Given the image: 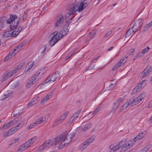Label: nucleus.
Masks as SVG:
<instances>
[{"label":"nucleus","instance_id":"56","mask_svg":"<svg viewBox=\"0 0 152 152\" xmlns=\"http://www.w3.org/2000/svg\"><path fill=\"white\" fill-rule=\"evenodd\" d=\"M29 142H30V141H27L24 144L28 148L30 146V144H29Z\"/></svg>","mask_w":152,"mask_h":152},{"label":"nucleus","instance_id":"37","mask_svg":"<svg viewBox=\"0 0 152 152\" xmlns=\"http://www.w3.org/2000/svg\"><path fill=\"white\" fill-rule=\"evenodd\" d=\"M141 84H139L134 89V93H136L137 92L139 91L142 88L141 86Z\"/></svg>","mask_w":152,"mask_h":152},{"label":"nucleus","instance_id":"27","mask_svg":"<svg viewBox=\"0 0 152 152\" xmlns=\"http://www.w3.org/2000/svg\"><path fill=\"white\" fill-rule=\"evenodd\" d=\"M53 95L52 93H50L47 94L44 97L43 99L42 100V102L44 103L46 102L48 100L52 97Z\"/></svg>","mask_w":152,"mask_h":152},{"label":"nucleus","instance_id":"40","mask_svg":"<svg viewBox=\"0 0 152 152\" xmlns=\"http://www.w3.org/2000/svg\"><path fill=\"white\" fill-rule=\"evenodd\" d=\"M10 127L9 125V124L7 123L5 124L1 128V129L4 130Z\"/></svg>","mask_w":152,"mask_h":152},{"label":"nucleus","instance_id":"47","mask_svg":"<svg viewBox=\"0 0 152 152\" xmlns=\"http://www.w3.org/2000/svg\"><path fill=\"white\" fill-rule=\"evenodd\" d=\"M36 124H36V122H35V123H33V124H31L30 126H28V129H31L32 128H33V127H34L35 126Z\"/></svg>","mask_w":152,"mask_h":152},{"label":"nucleus","instance_id":"13","mask_svg":"<svg viewBox=\"0 0 152 152\" xmlns=\"http://www.w3.org/2000/svg\"><path fill=\"white\" fill-rule=\"evenodd\" d=\"M18 129L19 128H12V129L5 132L3 134V137L4 138H6L14 134Z\"/></svg>","mask_w":152,"mask_h":152},{"label":"nucleus","instance_id":"63","mask_svg":"<svg viewBox=\"0 0 152 152\" xmlns=\"http://www.w3.org/2000/svg\"><path fill=\"white\" fill-rule=\"evenodd\" d=\"M28 141H30V142H29V144H30V146L32 144V143L31 142V141L29 140Z\"/></svg>","mask_w":152,"mask_h":152},{"label":"nucleus","instance_id":"17","mask_svg":"<svg viewBox=\"0 0 152 152\" xmlns=\"http://www.w3.org/2000/svg\"><path fill=\"white\" fill-rule=\"evenodd\" d=\"M126 61V58H122L120 61L116 64L113 67V69H115L118 68L120 66L123 65Z\"/></svg>","mask_w":152,"mask_h":152},{"label":"nucleus","instance_id":"24","mask_svg":"<svg viewBox=\"0 0 152 152\" xmlns=\"http://www.w3.org/2000/svg\"><path fill=\"white\" fill-rule=\"evenodd\" d=\"M48 68L47 67H44L41 69L40 71L37 72V74L35 75L37 77L38 79L39 78V76H40L41 75L44 74L47 71Z\"/></svg>","mask_w":152,"mask_h":152},{"label":"nucleus","instance_id":"43","mask_svg":"<svg viewBox=\"0 0 152 152\" xmlns=\"http://www.w3.org/2000/svg\"><path fill=\"white\" fill-rule=\"evenodd\" d=\"M46 49V46H43L41 48L39 51L40 52L43 53L45 50Z\"/></svg>","mask_w":152,"mask_h":152},{"label":"nucleus","instance_id":"1","mask_svg":"<svg viewBox=\"0 0 152 152\" xmlns=\"http://www.w3.org/2000/svg\"><path fill=\"white\" fill-rule=\"evenodd\" d=\"M134 142L133 140H131L126 143L125 140H122L117 145H111L110 147V151L109 152H115L120 148H121V152H125L133 145Z\"/></svg>","mask_w":152,"mask_h":152},{"label":"nucleus","instance_id":"15","mask_svg":"<svg viewBox=\"0 0 152 152\" xmlns=\"http://www.w3.org/2000/svg\"><path fill=\"white\" fill-rule=\"evenodd\" d=\"M38 78L35 76L34 77V79L29 80L26 85V87L27 88L31 87L38 80Z\"/></svg>","mask_w":152,"mask_h":152},{"label":"nucleus","instance_id":"62","mask_svg":"<svg viewBox=\"0 0 152 152\" xmlns=\"http://www.w3.org/2000/svg\"><path fill=\"white\" fill-rule=\"evenodd\" d=\"M114 47L113 46H112L110 48H109L108 49V50L109 51H110V50H111Z\"/></svg>","mask_w":152,"mask_h":152},{"label":"nucleus","instance_id":"55","mask_svg":"<svg viewBox=\"0 0 152 152\" xmlns=\"http://www.w3.org/2000/svg\"><path fill=\"white\" fill-rule=\"evenodd\" d=\"M135 50L134 49H131L128 52V54L129 55L132 54L134 52Z\"/></svg>","mask_w":152,"mask_h":152},{"label":"nucleus","instance_id":"10","mask_svg":"<svg viewBox=\"0 0 152 152\" xmlns=\"http://www.w3.org/2000/svg\"><path fill=\"white\" fill-rule=\"evenodd\" d=\"M60 72H56L53 73L50 76L47 80L46 83L50 82L53 83L58 78L60 77Z\"/></svg>","mask_w":152,"mask_h":152},{"label":"nucleus","instance_id":"44","mask_svg":"<svg viewBox=\"0 0 152 152\" xmlns=\"http://www.w3.org/2000/svg\"><path fill=\"white\" fill-rule=\"evenodd\" d=\"M28 147L25 145V144H23L21 146L20 148V150H24L27 149Z\"/></svg>","mask_w":152,"mask_h":152},{"label":"nucleus","instance_id":"28","mask_svg":"<svg viewBox=\"0 0 152 152\" xmlns=\"http://www.w3.org/2000/svg\"><path fill=\"white\" fill-rule=\"evenodd\" d=\"M143 23V20L142 19H139L133 24V26H138L140 28Z\"/></svg>","mask_w":152,"mask_h":152},{"label":"nucleus","instance_id":"42","mask_svg":"<svg viewBox=\"0 0 152 152\" xmlns=\"http://www.w3.org/2000/svg\"><path fill=\"white\" fill-rule=\"evenodd\" d=\"M27 122V120L26 119H23L20 123V126H23Z\"/></svg>","mask_w":152,"mask_h":152},{"label":"nucleus","instance_id":"7","mask_svg":"<svg viewBox=\"0 0 152 152\" xmlns=\"http://www.w3.org/2000/svg\"><path fill=\"white\" fill-rule=\"evenodd\" d=\"M25 64V63L24 62H22L18 65L12 70L5 72L4 75L3 77V81H4L8 79L13 75L15 74Z\"/></svg>","mask_w":152,"mask_h":152},{"label":"nucleus","instance_id":"58","mask_svg":"<svg viewBox=\"0 0 152 152\" xmlns=\"http://www.w3.org/2000/svg\"><path fill=\"white\" fill-rule=\"evenodd\" d=\"M19 140V138H17L13 140V142L14 143H16L17 142H18Z\"/></svg>","mask_w":152,"mask_h":152},{"label":"nucleus","instance_id":"5","mask_svg":"<svg viewBox=\"0 0 152 152\" xmlns=\"http://www.w3.org/2000/svg\"><path fill=\"white\" fill-rule=\"evenodd\" d=\"M87 1L86 0L78 2L77 4L73 5L69 10V15H71L76 12H81L87 6Z\"/></svg>","mask_w":152,"mask_h":152},{"label":"nucleus","instance_id":"26","mask_svg":"<svg viewBox=\"0 0 152 152\" xmlns=\"http://www.w3.org/2000/svg\"><path fill=\"white\" fill-rule=\"evenodd\" d=\"M22 30V28L21 27L15 29L13 31H11L12 36L11 37H16L20 33V32Z\"/></svg>","mask_w":152,"mask_h":152},{"label":"nucleus","instance_id":"35","mask_svg":"<svg viewBox=\"0 0 152 152\" xmlns=\"http://www.w3.org/2000/svg\"><path fill=\"white\" fill-rule=\"evenodd\" d=\"M152 26V20L148 24H147L144 28L143 31H145L148 30V29Z\"/></svg>","mask_w":152,"mask_h":152},{"label":"nucleus","instance_id":"16","mask_svg":"<svg viewBox=\"0 0 152 152\" xmlns=\"http://www.w3.org/2000/svg\"><path fill=\"white\" fill-rule=\"evenodd\" d=\"M80 111L79 110L76 112L69 120L68 122L69 124H71L74 122L76 119L78 117Z\"/></svg>","mask_w":152,"mask_h":152},{"label":"nucleus","instance_id":"23","mask_svg":"<svg viewBox=\"0 0 152 152\" xmlns=\"http://www.w3.org/2000/svg\"><path fill=\"white\" fill-rule=\"evenodd\" d=\"M146 134V132L145 131H143L137 135L133 139L134 142H136L140 139H142L145 135Z\"/></svg>","mask_w":152,"mask_h":152},{"label":"nucleus","instance_id":"49","mask_svg":"<svg viewBox=\"0 0 152 152\" xmlns=\"http://www.w3.org/2000/svg\"><path fill=\"white\" fill-rule=\"evenodd\" d=\"M4 26V23L0 20V30L2 29Z\"/></svg>","mask_w":152,"mask_h":152},{"label":"nucleus","instance_id":"31","mask_svg":"<svg viewBox=\"0 0 152 152\" xmlns=\"http://www.w3.org/2000/svg\"><path fill=\"white\" fill-rule=\"evenodd\" d=\"M34 65V61H31L28 63L26 66L25 70L26 72H27Z\"/></svg>","mask_w":152,"mask_h":152},{"label":"nucleus","instance_id":"64","mask_svg":"<svg viewBox=\"0 0 152 152\" xmlns=\"http://www.w3.org/2000/svg\"><path fill=\"white\" fill-rule=\"evenodd\" d=\"M14 115H17V111H15L14 113Z\"/></svg>","mask_w":152,"mask_h":152},{"label":"nucleus","instance_id":"45","mask_svg":"<svg viewBox=\"0 0 152 152\" xmlns=\"http://www.w3.org/2000/svg\"><path fill=\"white\" fill-rule=\"evenodd\" d=\"M73 53L71 52L70 53L67 55V57L66 58V60H68L73 55Z\"/></svg>","mask_w":152,"mask_h":152},{"label":"nucleus","instance_id":"20","mask_svg":"<svg viewBox=\"0 0 152 152\" xmlns=\"http://www.w3.org/2000/svg\"><path fill=\"white\" fill-rule=\"evenodd\" d=\"M68 115V113L66 112L63 114L55 122L57 124L61 123L66 118Z\"/></svg>","mask_w":152,"mask_h":152},{"label":"nucleus","instance_id":"21","mask_svg":"<svg viewBox=\"0 0 152 152\" xmlns=\"http://www.w3.org/2000/svg\"><path fill=\"white\" fill-rule=\"evenodd\" d=\"M151 71V67L150 66L147 67L141 74V77L143 78L146 76Z\"/></svg>","mask_w":152,"mask_h":152},{"label":"nucleus","instance_id":"52","mask_svg":"<svg viewBox=\"0 0 152 152\" xmlns=\"http://www.w3.org/2000/svg\"><path fill=\"white\" fill-rule=\"evenodd\" d=\"M115 86V84L111 83L109 86V87L110 89H112Z\"/></svg>","mask_w":152,"mask_h":152},{"label":"nucleus","instance_id":"29","mask_svg":"<svg viewBox=\"0 0 152 152\" xmlns=\"http://www.w3.org/2000/svg\"><path fill=\"white\" fill-rule=\"evenodd\" d=\"M20 119L19 118H15L12 120H11L7 123L9 125L10 127L12 126L13 125L16 124L17 122H18Z\"/></svg>","mask_w":152,"mask_h":152},{"label":"nucleus","instance_id":"30","mask_svg":"<svg viewBox=\"0 0 152 152\" xmlns=\"http://www.w3.org/2000/svg\"><path fill=\"white\" fill-rule=\"evenodd\" d=\"M89 145L90 144L88 143V142L86 140L80 145L79 147L80 149L82 150H83Z\"/></svg>","mask_w":152,"mask_h":152},{"label":"nucleus","instance_id":"48","mask_svg":"<svg viewBox=\"0 0 152 152\" xmlns=\"http://www.w3.org/2000/svg\"><path fill=\"white\" fill-rule=\"evenodd\" d=\"M149 148V147L148 146L146 147L145 148H144L142 151L141 152H146Z\"/></svg>","mask_w":152,"mask_h":152},{"label":"nucleus","instance_id":"12","mask_svg":"<svg viewBox=\"0 0 152 152\" xmlns=\"http://www.w3.org/2000/svg\"><path fill=\"white\" fill-rule=\"evenodd\" d=\"M64 18L62 15L57 17L56 20L55 26L56 27H59L61 26L64 22Z\"/></svg>","mask_w":152,"mask_h":152},{"label":"nucleus","instance_id":"11","mask_svg":"<svg viewBox=\"0 0 152 152\" xmlns=\"http://www.w3.org/2000/svg\"><path fill=\"white\" fill-rule=\"evenodd\" d=\"M150 49L149 46L142 50L137 54L136 56V58H138L142 57L144 55L147 53Z\"/></svg>","mask_w":152,"mask_h":152},{"label":"nucleus","instance_id":"57","mask_svg":"<svg viewBox=\"0 0 152 152\" xmlns=\"http://www.w3.org/2000/svg\"><path fill=\"white\" fill-rule=\"evenodd\" d=\"M99 57V56H98L96 58H94L93 60L92 61L94 62H95V61H96Z\"/></svg>","mask_w":152,"mask_h":152},{"label":"nucleus","instance_id":"59","mask_svg":"<svg viewBox=\"0 0 152 152\" xmlns=\"http://www.w3.org/2000/svg\"><path fill=\"white\" fill-rule=\"evenodd\" d=\"M148 108H151L152 107V102H151L148 106Z\"/></svg>","mask_w":152,"mask_h":152},{"label":"nucleus","instance_id":"14","mask_svg":"<svg viewBox=\"0 0 152 152\" xmlns=\"http://www.w3.org/2000/svg\"><path fill=\"white\" fill-rule=\"evenodd\" d=\"M50 117V115H48L41 117L35 121L36 124H38L46 122Z\"/></svg>","mask_w":152,"mask_h":152},{"label":"nucleus","instance_id":"4","mask_svg":"<svg viewBox=\"0 0 152 152\" xmlns=\"http://www.w3.org/2000/svg\"><path fill=\"white\" fill-rule=\"evenodd\" d=\"M67 26H66L65 28H63V33H58V31H56L53 32L50 35L51 39L50 40V43L51 46H53L59 39H60L64 36H65L69 31V29L67 28H66Z\"/></svg>","mask_w":152,"mask_h":152},{"label":"nucleus","instance_id":"50","mask_svg":"<svg viewBox=\"0 0 152 152\" xmlns=\"http://www.w3.org/2000/svg\"><path fill=\"white\" fill-rule=\"evenodd\" d=\"M123 99L121 98H119L117 99L116 101V102L118 104H120L123 101Z\"/></svg>","mask_w":152,"mask_h":152},{"label":"nucleus","instance_id":"33","mask_svg":"<svg viewBox=\"0 0 152 152\" xmlns=\"http://www.w3.org/2000/svg\"><path fill=\"white\" fill-rule=\"evenodd\" d=\"M135 34L134 31L132 30V28H131L126 32L125 34V37H128L131 35H133Z\"/></svg>","mask_w":152,"mask_h":152},{"label":"nucleus","instance_id":"36","mask_svg":"<svg viewBox=\"0 0 152 152\" xmlns=\"http://www.w3.org/2000/svg\"><path fill=\"white\" fill-rule=\"evenodd\" d=\"M115 106L113 108L110 112V113H114L118 108L119 105H116V103L114 104Z\"/></svg>","mask_w":152,"mask_h":152},{"label":"nucleus","instance_id":"22","mask_svg":"<svg viewBox=\"0 0 152 152\" xmlns=\"http://www.w3.org/2000/svg\"><path fill=\"white\" fill-rule=\"evenodd\" d=\"M40 100L39 97H35L28 104V107H30L37 104Z\"/></svg>","mask_w":152,"mask_h":152},{"label":"nucleus","instance_id":"34","mask_svg":"<svg viewBox=\"0 0 152 152\" xmlns=\"http://www.w3.org/2000/svg\"><path fill=\"white\" fill-rule=\"evenodd\" d=\"M112 32L111 31H110L107 33L104 36L103 38L105 39H108L112 34Z\"/></svg>","mask_w":152,"mask_h":152},{"label":"nucleus","instance_id":"6","mask_svg":"<svg viewBox=\"0 0 152 152\" xmlns=\"http://www.w3.org/2000/svg\"><path fill=\"white\" fill-rule=\"evenodd\" d=\"M64 134V136L63 137L62 140L64 139L61 143L60 145H62L63 147L67 145L70 143L72 140L75 136L74 134L73 133H68L66 131H64L63 133L59 135L60 136L62 134Z\"/></svg>","mask_w":152,"mask_h":152},{"label":"nucleus","instance_id":"8","mask_svg":"<svg viewBox=\"0 0 152 152\" xmlns=\"http://www.w3.org/2000/svg\"><path fill=\"white\" fill-rule=\"evenodd\" d=\"M19 19L16 15H11L7 20V22L10 24V29L12 30L15 29L18 25Z\"/></svg>","mask_w":152,"mask_h":152},{"label":"nucleus","instance_id":"39","mask_svg":"<svg viewBox=\"0 0 152 152\" xmlns=\"http://www.w3.org/2000/svg\"><path fill=\"white\" fill-rule=\"evenodd\" d=\"M95 139V137L94 136H92L90 138L88 139L86 141L88 142V143L90 144L92 143Z\"/></svg>","mask_w":152,"mask_h":152},{"label":"nucleus","instance_id":"9","mask_svg":"<svg viewBox=\"0 0 152 152\" xmlns=\"http://www.w3.org/2000/svg\"><path fill=\"white\" fill-rule=\"evenodd\" d=\"M22 44H20L18 46L15 47L13 51L10 52L9 54L5 57L4 61H7L14 56L20 50L22 47Z\"/></svg>","mask_w":152,"mask_h":152},{"label":"nucleus","instance_id":"51","mask_svg":"<svg viewBox=\"0 0 152 152\" xmlns=\"http://www.w3.org/2000/svg\"><path fill=\"white\" fill-rule=\"evenodd\" d=\"M37 138L36 137H34L31 139H30L32 143L34 142V141L37 140Z\"/></svg>","mask_w":152,"mask_h":152},{"label":"nucleus","instance_id":"41","mask_svg":"<svg viewBox=\"0 0 152 152\" xmlns=\"http://www.w3.org/2000/svg\"><path fill=\"white\" fill-rule=\"evenodd\" d=\"M132 29V30L134 31V33H135L138 30V28H139L138 26H133V25L132 27H131Z\"/></svg>","mask_w":152,"mask_h":152},{"label":"nucleus","instance_id":"25","mask_svg":"<svg viewBox=\"0 0 152 152\" xmlns=\"http://www.w3.org/2000/svg\"><path fill=\"white\" fill-rule=\"evenodd\" d=\"M11 33V31L4 32L1 34V37L3 39H5L11 37L12 36Z\"/></svg>","mask_w":152,"mask_h":152},{"label":"nucleus","instance_id":"2","mask_svg":"<svg viewBox=\"0 0 152 152\" xmlns=\"http://www.w3.org/2000/svg\"><path fill=\"white\" fill-rule=\"evenodd\" d=\"M146 95V93L145 92H143L137 97L136 98H131L119 108L118 110L119 112L121 113L122 112L129 106H133L138 104L145 97Z\"/></svg>","mask_w":152,"mask_h":152},{"label":"nucleus","instance_id":"54","mask_svg":"<svg viewBox=\"0 0 152 152\" xmlns=\"http://www.w3.org/2000/svg\"><path fill=\"white\" fill-rule=\"evenodd\" d=\"M18 83L17 82L14 83V84L12 85V88H15L18 86Z\"/></svg>","mask_w":152,"mask_h":152},{"label":"nucleus","instance_id":"61","mask_svg":"<svg viewBox=\"0 0 152 152\" xmlns=\"http://www.w3.org/2000/svg\"><path fill=\"white\" fill-rule=\"evenodd\" d=\"M11 94H9L8 95V94L5 95H4V96H6L5 97V99H6V98H7L8 97L10 96H11Z\"/></svg>","mask_w":152,"mask_h":152},{"label":"nucleus","instance_id":"38","mask_svg":"<svg viewBox=\"0 0 152 152\" xmlns=\"http://www.w3.org/2000/svg\"><path fill=\"white\" fill-rule=\"evenodd\" d=\"M102 108L101 104H100L99 105V106L96 109H95L94 110V111L92 113L93 115H95L98 112H99Z\"/></svg>","mask_w":152,"mask_h":152},{"label":"nucleus","instance_id":"53","mask_svg":"<svg viewBox=\"0 0 152 152\" xmlns=\"http://www.w3.org/2000/svg\"><path fill=\"white\" fill-rule=\"evenodd\" d=\"M96 34L95 32H93L92 33H91L90 34V37L91 38H94Z\"/></svg>","mask_w":152,"mask_h":152},{"label":"nucleus","instance_id":"18","mask_svg":"<svg viewBox=\"0 0 152 152\" xmlns=\"http://www.w3.org/2000/svg\"><path fill=\"white\" fill-rule=\"evenodd\" d=\"M126 61V58H122L120 61L116 64L113 67V69H115L118 68L120 66L123 65Z\"/></svg>","mask_w":152,"mask_h":152},{"label":"nucleus","instance_id":"46","mask_svg":"<svg viewBox=\"0 0 152 152\" xmlns=\"http://www.w3.org/2000/svg\"><path fill=\"white\" fill-rule=\"evenodd\" d=\"M146 81V80H144L142 81L139 84L141 85V86L143 88L144 86H145L146 85V83H145V82Z\"/></svg>","mask_w":152,"mask_h":152},{"label":"nucleus","instance_id":"32","mask_svg":"<svg viewBox=\"0 0 152 152\" xmlns=\"http://www.w3.org/2000/svg\"><path fill=\"white\" fill-rule=\"evenodd\" d=\"M91 123H90L89 124H87L86 126H85L83 128H81V126H79L78 128V129H82V131H84L90 128L91 127Z\"/></svg>","mask_w":152,"mask_h":152},{"label":"nucleus","instance_id":"60","mask_svg":"<svg viewBox=\"0 0 152 152\" xmlns=\"http://www.w3.org/2000/svg\"><path fill=\"white\" fill-rule=\"evenodd\" d=\"M20 123L18 124L17 125L16 127H15L16 128H19V129L21 128L22 126H20Z\"/></svg>","mask_w":152,"mask_h":152},{"label":"nucleus","instance_id":"19","mask_svg":"<svg viewBox=\"0 0 152 152\" xmlns=\"http://www.w3.org/2000/svg\"><path fill=\"white\" fill-rule=\"evenodd\" d=\"M126 61V58H122L120 61L116 64L113 67V69H115L118 68L120 66L123 65Z\"/></svg>","mask_w":152,"mask_h":152},{"label":"nucleus","instance_id":"3","mask_svg":"<svg viewBox=\"0 0 152 152\" xmlns=\"http://www.w3.org/2000/svg\"><path fill=\"white\" fill-rule=\"evenodd\" d=\"M64 136L62 134L60 136H58L52 139L48 140L45 142L37 150V152H42V151L45 148H50L52 147L55 146L62 140V138Z\"/></svg>","mask_w":152,"mask_h":152}]
</instances>
